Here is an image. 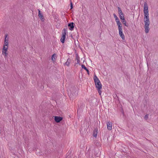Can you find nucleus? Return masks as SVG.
I'll use <instances>...</instances> for the list:
<instances>
[{"label":"nucleus","instance_id":"f257e3e1","mask_svg":"<svg viewBox=\"0 0 158 158\" xmlns=\"http://www.w3.org/2000/svg\"><path fill=\"white\" fill-rule=\"evenodd\" d=\"M70 96L73 99L75 98L78 94L77 88L75 86L71 87L70 89Z\"/></svg>","mask_w":158,"mask_h":158},{"label":"nucleus","instance_id":"f03ea898","mask_svg":"<svg viewBox=\"0 0 158 158\" xmlns=\"http://www.w3.org/2000/svg\"><path fill=\"white\" fill-rule=\"evenodd\" d=\"M143 8L144 20H148V19H149L148 7L147 3L145 2L144 3Z\"/></svg>","mask_w":158,"mask_h":158},{"label":"nucleus","instance_id":"7ed1b4c3","mask_svg":"<svg viewBox=\"0 0 158 158\" xmlns=\"http://www.w3.org/2000/svg\"><path fill=\"white\" fill-rule=\"evenodd\" d=\"M96 88L97 89L102 88V85L97 77L95 75L94 77Z\"/></svg>","mask_w":158,"mask_h":158},{"label":"nucleus","instance_id":"20e7f679","mask_svg":"<svg viewBox=\"0 0 158 158\" xmlns=\"http://www.w3.org/2000/svg\"><path fill=\"white\" fill-rule=\"evenodd\" d=\"M68 26L69 27V29L71 31H73L74 29L75 24L73 22L69 23L68 24Z\"/></svg>","mask_w":158,"mask_h":158},{"label":"nucleus","instance_id":"39448f33","mask_svg":"<svg viewBox=\"0 0 158 158\" xmlns=\"http://www.w3.org/2000/svg\"><path fill=\"white\" fill-rule=\"evenodd\" d=\"M38 16L40 18V20L43 22H44L45 20V19L44 18V16L42 14V13H41V11L39 9H38Z\"/></svg>","mask_w":158,"mask_h":158},{"label":"nucleus","instance_id":"423d86ee","mask_svg":"<svg viewBox=\"0 0 158 158\" xmlns=\"http://www.w3.org/2000/svg\"><path fill=\"white\" fill-rule=\"evenodd\" d=\"M63 117L60 116H56L54 117V120L56 123H59L63 119Z\"/></svg>","mask_w":158,"mask_h":158},{"label":"nucleus","instance_id":"0eeeda50","mask_svg":"<svg viewBox=\"0 0 158 158\" xmlns=\"http://www.w3.org/2000/svg\"><path fill=\"white\" fill-rule=\"evenodd\" d=\"M8 36V35L7 34H6L5 36V39L4 45H6L7 46H8V38L7 39V36Z\"/></svg>","mask_w":158,"mask_h":158},{"label":"nucleus","instance_id":"6e6552de","mask_svg":"<svg viewBox=\"0 0 158 158\" xmlns=\"http://www.w3.org/2000/svg\"><path fill=\"white\" fill-rule=\"evenodd\" d=\"M120 19L122 20V22L123 24L126 27H128V23H126V21L125 20V18L124 16H123L122 18H120Z\"/></svg>","mask_w":158,"mask_h":158},{"label":"nucleus","instance_id":"1a4fd4ad","mask_svg":"<svg viewBox=\"0 0 158 158\" xmlns=\"http://www.w3.org/2000/svg\"><path fill=\"white\" fill-rule=\"evenodd\" d=\"M149 25L145 24H144V29H145V31L146 33H148L150 28L149 27Z\"/></svg>","mask_w":158,"mask_h":158},{"label":"nucleus","instance_id":"9d476101","mask_svg":"<svg viewBox=\"0 0 158 158\" xmlns=\"http://www.w3.org/2000/svg\"><path fill=\"white\" fill-rule=\"evenodd\" d=\"M107 126V129L109 130H112V123L109 122L106 123Z\"/></svg>","mask_w":158,"mask_h":158},{"label":"nucleus","instance_id":"9b49d317","mask_svg":"<svg viewBox=\"0 0 158 158\" xmlns=\"http://www.w3.org/2000/svg\"><path fill=\"white\" fill-rule=\"evenodd\" d=\"M119 34L123 40H124L125 39V35L123 33V30L119 31Z\"/></svg>","mask_w":158,"mask_h":158},{"label":"nucleus","instance_id":"f8f14e48","mask_svg":"<svg viewBox=\"0 0 158 158\" xmlns=\"http://www.w3.org/2000/svg\"><path fill=\"white\" fill-rule=\"evenodd\" d=\"M66 28H64L63 29L62 31V35H65L66 36V34L68 33L67 31V26H65Z\"/></svg>","mask_w":158,"mask_h":158},{"label":"nucleus","instance_id":"ddd939ff","mask_svg":"<svg viewBox=\"0 0 158 158\" xmlns=\"http://www.w3.org/2000/svg\"><path fill=\"white\" fill-rule=\"evenodd\" d=\"M98 129L97 128H95L94 130L93 131V136L94 137H96L97 136L98 131Z\"/></svg>","mask_w":158,"mask_h":158},{"label":"nucleus","instance_id":"4468645a","mask_svg":"<svg viewBox=\"0 0 158 158\" xmlns=\"http://www.w3.org/2000/svg\"><path fill=\"white\" fill-rule=\"evenodd\" d=\"M71 62V59L68 58L67 60V61L64 63V65H67V66L69 67L70 65Z\"/></svg>","mask_w":158,"mask_h":158},{"label":"nucleus","instance_id":"2eb2a0df","mask_svg":"<svg viewBox=\"0 0 158 158\" xmlns=\"http://www.w3.org/2000/svg\"><path fill=\"white\" fill-rule=\"evenodd\" d=\"M66 38V36L65 35H62L61 36L60 38V41L63 44L64 43L65 40Z\"/></svg>","mask_w":158,"mask_h":158},{"label":"nucleus","instance_id":"dca6fc26","mask_svg":"<svg viewBox=\"0 0 158 158\" xmlns=\"http://www.w3.org/2000/svg\"><path fill=\"white\" fill-rule=\"evenodd\" d=\"M81 67L82 69H84L85 70L88 75H89V69L85 66V65L84 64H82L81 65Z\"/></svg>","mask_w":158,"mask_h":158},{"label":"nucleus","instance_id":"f3484780","mask_svg":"<svg viewBox=\"0 0 158 158\" xmlns=\"http://www.w3.org/2000/svg\"><path fill=\"white\" fill-rule=\"evenodd\" d=\"M144 24L150 25V21H149V19L148 20H144Z\"/></svg>","mask_w":158,"mask_h":158},{"label":"nucleus","instance_id":"a211bd4d","mask_svg":"<svg viewBox=\"0 0 158 158\" xmlns=\"http://www.w3.org/2000/svg\"><path fill=\"white\" fill-rule=\"evenodd\" d=\"M56 54L54 53L52 56L51 59L52 61H54L56 59Z\"/></svg>","mask_w":158,"mask_h":158},{"label":"nucleus","instance_id":"6ab92c4d","mask_svg":"<svg viewBox=\"0 0 158 158\" xmlns=\"http://www.w3.org/2000/svg\"><path fill=\"white\" fill-rule=\"evenodd\" d=\"M117 25L118 26V29L119 31L123 30H122V25L121 24L118 25Z\"/></svg>","mask_w":158,"mask_h":158},{"label":"nucleus","instance_id":"aec40b11","mask_svg":"<svg viewBox=\"0 0 158 158\" xmlns=\"http://www.w3.org/2000/svg\"><path fill=\"white\" fill-rule=\"evenodd\" d=\"M118 14L119 15L120 18H122V16H124V14L122 12V11L120 13H119Z\"/></svg>","mask_w":158,"mask_h":158},{"label":"nucleus","instance_id":"412c9836","mask_svg":"<svg viewBox=\"0 0 158 158\" xmlns=\"http://www.w3.org/2000/svg\"><path fill=\"white\" fill-rule=\"evenodd\" d=\"M113 15L114 17V18L115 19V21H117V20H118L119 19L118 18V17H117V16L114 13L113 14Z\"/></svg>","mask_w":158,"mask_h":158},{"label":"nucleus","instance_id":"4be33fe9","mask_svg":"<svg viewBox=\"0 0 158 158\" xmlns=\"http://www.w3.org/2000/svg\"><path fill=\"white\" fill-rule=\"evenodd\" d=\"M102 89V88L97 89L98 90V93L100 95H101L102 93V91L101 90Z\"/></svg>","mask_w":158,"mask_h":158},{"label":"nucleus","instance_id":"5701e85b","mask_svg":"<svg viewBox=\"0 0 158 158\" xmlns=\"http://www.w3.org/2000/svg\"><path fill=\"white\" fill-rule=\"evenodd\" d=\"M120 110V112L122 113L123 115L124 116L125 115V113H124V110H123V108L122 107H121V109Z\"/></svg>","mask_w":158,"mask_h":158},{"label":"nucleus","instance_id":"b1692460","mask_svg":"<svg viewBox=\"0 0 158 158\" xmlns=\"http://www.w3.org/2000/svg\"><path fill=\"white\" fill-rule=\"evenodd\" d=\"M70 9H72L73 8V4L72 3V1L70 0Z\"/></svg>","mask_w":158,"mask_h":158},{"label":"nucleus","instance_id":"393cba45","mask_svg":"<svg viewBox=\"0 0 158 158\" xmlns=\"http://www.w3.org/2000/svg\"><path fill=\"white\" fill-rule=\"evenodd\" d=\"M7 49H5V50H2V54H4V53H7Z\"/></svg>","mask_w":158,"mask_h":158},{"label":"nucleus","instance_id":"a878e982","mask_svg":"<svg viewBox=\"0 0 158 158\" xmlns=\"http://www.w3.org/2000/svg\"><path fill=\"white\" fill-rule=\"evenodd\" d=\"M5 56V59L7 57H8V53H4V54H3Z\"/></svg>","mask_w":158,"mask_h":158},{"label":"nucleus","instance_id":"bb28decb","mask_svg":"<svg viewBox=\"0 0 158 158\" xmlns=\"http://www.w3.org/2000/svg\"><path fill=\"white\" fill-rule=\"evenodd\" d=\"M118 13H120L122 11V10L120 7H118Z\"/></svg>","mask_w":158,"mask_h":158},{"label":"nucleus","instance_id":"cd10ccee","mask_svg":"<svg viewBox=\"0 0 158 158\" xmlns=\"http://www.w3.org/2000/svg\"><path fill=\"white\" fill-rule=\"evenodd\" d=\"M148 114H147L145 115L144 117V118L145 119L147 120L148 119Z\"/></svg>","mask_w":158,"mask_h":158},{"label":"nucleus","instance_id":"c85d7f7f","mask_svg":"<svg viewBox=\"0 0 158 158\" xmlns=\"http://www.w3.org/2000/svg\"><path fill=\"white\" fill-rule=\"evenodd\" d=\"M116 22L117 23V25L120 24H121V23H120V21H119V19L118 20H117V21H116Z\"/></svg>","mask_w":158,"mask_h":158},{"label":"nucleus","instance_id":"c756f323","mask_svg":"<svg viewBox=\"0 0 158 158\" xmlns=\"http://www.w3.org/2000/svg\"><path fill=\"white\" fill-rule=\"evenodd\" d=\"M5 46H6L4 45L2 48V50H5V49H8V46H7V47H6Z\"/></svg>","mask_w":158,"mask_h":158},{"label":"nucleus","instance_id":"7c9ffc66","mask_svg":"<svg viewBox=\"0 0 158 158\" xmlns=\"http://www.w3.org/2000/svg\"><path fill=\"white\" fill-rule=\"evenodd\" d=\"M77 64H80V57H78V59H77Z\"/></svg>","mask_w":158,"mask_h":158},{"label":"nucleus","instance_id":"2f4dec72","mask_svg":"<svg viewBox=\"0 0 158 158\" xmlns=\"http://www.w3.org/2000/svg\"><path fill=\"white\" fill-rule=\"evenodd\" d=\"M78 57L79 56H77L76 59H77H77H78Z\"/></svg>","mask_w":158,"mask_h":158},{"label":"nucleus","instance_id":"473e14b6","mask_svg":"<svg viewBox=\"0 0 158 158\" xmlns=\"http://www.w3.org/2000/svg\"><path fill=\"white\" fill-rule=\"evenodd\" d=\"M81 107H80V108H79V109L80 110V109H81H81H82V108H81Z\"/></svg>","mask_w":158,"mask_h":158},{"label":"nucleus","instance_id":"72a5a7b5","mask_svg":"<svg viewBox=\"0 0 158 158\" xmlns=\"http://www.w3.org/2000/svg\"><path fill=\"white\" fill-rule=\"evenodd\" d=\"M77 64V63H76L74 65V66H76V64Z\"/></svg>","mask_w":158,"mask_h":158}]
</instances>
